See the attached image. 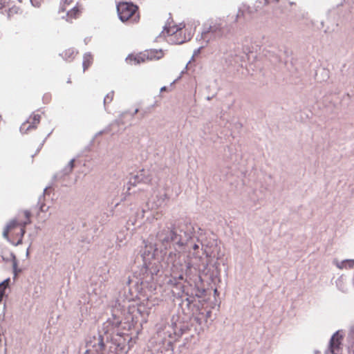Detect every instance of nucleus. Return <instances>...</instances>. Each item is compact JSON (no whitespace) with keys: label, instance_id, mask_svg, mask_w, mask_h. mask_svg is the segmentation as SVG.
<instances>
[{"label":"nucleus","instance_id":"12","mask_svg":"<svg viewBox=\"0 0 354 354\" xmlns=\"http://www.w3.org/2000/svg\"><path fill=\"white\" fill-rule=\"evenodd\" d=\"M19 12H20L19 8L13 6L8 9V15L9 17H12L15 15L18 14Z\"/></svg>","mask_w":354,"mask_h":354},{"label":"nucleus","instance_id":"15","mask_svg":"<svg viewBox=\"0 0 354 354\" xmlns=\"http://www.w3.org/2000/svg\"><path fill=\"white\" fill-rule=\"evenodd\" d=\"M6 7V2L3 3L0 2V9Z\"/></svg>","mask_w":354,"mask_h":354},{"label":"nucleus","instance_id":"5","mask_svg":"<svg viewBox=\"0 0 354 354\" xmlns=\"http://www.w3.org/2000/svg\"><path fill=\"white\" fill-rule=\"evenodd\" d=\"M343 336L339 332H336L330 341V350L333 354H338L340 351Z\"/></svg>","mask_w":354,"mask_h":354},{"label":"nucleus","instance_id":"16","mask_svg":"<svg viewBox=\"0 0 354 354\" xmlns=\"http://www.w3.org/2000/svg\"><path fill=\"white\" fill-rule=\"evenodd\" d=\"M265 1H266V3H268V2H270V1H275V2H277V1H279V0H265Z\"/></svg>","mask_w":354,"mask_h":354},{"label":"nucleus","instance_id":"19","mask_svg":"<svg viewBox=\"0 0 354 354\" xmlns=\"http://www.w3.org/2000/svg\"><path fill=\"white\" fill-rule=\"evenodd\" d=\"M161 90L165 91V87L162 88Z\"/></svg>","mask_w":354,"mask_h":354},{"label":"nucleus","instance_id":"10","mask_svg":"<svg viewBox=\"0 0 354 354\" xmlns=\"http://www.w3.org/2000/svg\"><path fill=\"white\" fill-rule=\"evenodd\" d=\"M93 57L91 54H85L83 57V69L84 71L87 70L93 64Z\"/></svg>","mask_w":354,"mask_h":354},{"label":"nucleus","instance_id":"3","mask_svg":"<svg viewBox=\"0 0 354 354\" xmlns=\"http://www.w3.org/2000/svg\"><path fill=\"white\" fill-rule=\"evenodd\" d=\"M164 52L162 50L149 49L137 54H131L126 58L127 64H140L147 61L158 60L163 57Z\"/></svg>","mask_w":354,"mask_h":354},{"label":"nucleus","instance_id":"9","mask_svg":"<svg viewBox=\"0 0 354 354\" xmlns=\"http://www.w3.org/2000/svg\"><path fill=\"white\" fill-rule=\"evenodd\" d=\"M76 55L77 52H75V50L73 48L66 49L64 50L61 54L62 57L66 61L73 60Z\"/></svg>","mask_w":354,"mask_h":354},{"label":"nucleus","instance_id":"4","mask_svg":"<svg viewBox=\"0 0 354 354\" xmlns=\"http://www.w3.org/2000/svg\"><path fill=\"white\" fill-rule=\"evenodd\" d=\"M41 118V114L38 112L32 113L20 127L21 132L26 133L28 131L36 129L40 122Z\"/></svg>","mask_w":354,"mask_h":354},{"label":"nucleus","instance_id":"14","mask_svg":"<svg viewBox=\"0 0 354 354\" xmlns=\"http://www.w3.org/2000/svg\"><path fill=\"white\" fill-rule=\"evenodd\" d=\"M113 94L110 96L109 94H108L105 98H104V103L109 102L112 100Z\"/></svg>","mask_w":354,"mask_h":354},{"label":"nucleus","instance_id":"2","mask_svg":"<svg viewBox=\"0 0 354 354\" xmlns=\"http://www.w3.org/2000/svg\"><path fill=\"white\" fill-rule=\"evenodd\" d=\"M117 10L120 19L131 24L138 22L140 13L138 7L131 2H120L117 5Z\"/></svg>","mask_w":354,"mask_h":354},{"label":"nucleus","instance_id":"17","mask_svg":"<svg viewBox=\"0 0 354 354\" xmlns=\"http://www.w3.org/2000/svg\"><path fill=\"white\" fill-rule=\"evenodd\" d=\"M198 248V245H196V244H194V246H193V249L194 250H197Z\"/></svg>","mask_w":354,"mask_h":354},{"label":"nucleus","instance_id":"11","mask_svg":"<svg viewBox=\"0 0 354 354\" xmlns=\"http://www.w3.org/2000/svg\"><path fill=\"white\" fill-rule=\"evenodd\" d=\"M10 279H6L2 283H0V302L2 301L3 297L4 296L5 290L6 288L8 286Z\"/></svg>","mask_w":354,"mask_h":354},{"label":"nucleus","instance_id":"20","mask_svg":"<svg viewBox=\"0 0 354 354\" xmlns=\"http://www.w3.org/2000/svg\"><path fill=\"white\" fill-rule=\"evenodd\" d=\"M31 1H33V0H31Z\"/></svg>","mask_w":354,"mask_h":354},{"label":"nucleus","instance_id":"6","mask_svg":"<svg viewBox=\"0 0 354 354\" xmlns=\"http://www.w3.org/2000/svg\"><path fill=\"white\" fill-rule=\"evenodd\" d=\"M185 32L186 30L185 29V25H183L182 28L178 30L176 34L169 38V41L175 44L184 43L185 41L190 39L189 36L188 37H186Z\"/></svg>","mask_w":354,"mask_h":354},{"label":"nucleus","instance_id":"8","mask_svg":"<svg viewBox=\"0 0 354 354\" xmlns=\"http://www.w3.org/2000/svg\"><path fill=\"white\" fill-rule=\"evenodd\" d=\"M183 25H171V24H168L165 28V33L170 37V38L174 36L178 31L180 28H182Z\"/></svg>","mask_w":354,"mask_h":354},{"label":"nucleus","instance_id":"7","mask_svg":"<svg viewBox=\"0 0 354 354\" xmlns=\"http://www.w3.org/2000/svg\"><path fill=\"white\" fill-rule=\"evenodd\" d=\"M82 13L81 6L77 3L74 7L68 10L66 13V21L72 22L73 19H77Z\"/></svg>","mask_w":354,"mask_h":354},{"label":"nucleus","instance_id":"18","mask_svg":"<svg viewBox=\"0 0 354 354\" xmlns=\"http://www.w3.org/2000/svg\"><path fill=\"white\" fill-rule=\"evenodd\" d=\"M342 263H345V264H347V263H352V262L349 261H344V262H342Z\"/></svg>","mask_w":354,"mask_h":354},{"label":"nucleus","instance_id":"1","mask_svg":"<svg viewBox=\"0 0 354 354\" xmlns=\"http://www.w3.org/2000/svg\"><path fill=\"white\" fill-rule=\"evenodd\" d=\"M25 220L18 221L13 219L7 225L3 230V236L8 239L13 245H18L22 243L26 232V226L30 223V213L26 210L23 213Z\"/></svg>","mask_w":354,"mask_h":354},{"label":"nucleus","instance_id":"13","mask_svg":"<svg viewBox=\"0 0 354 354\" xmlns=\"http://www.w3.org/2000/svg\"><path fill=\"white\" fill-rule=\"evenodd\" d=\"M73 0H64L63 6H62V11L64 12L67 10V6H70Z\"/></svg>","mask_w":354,"mask_h":354}]
</instances>
